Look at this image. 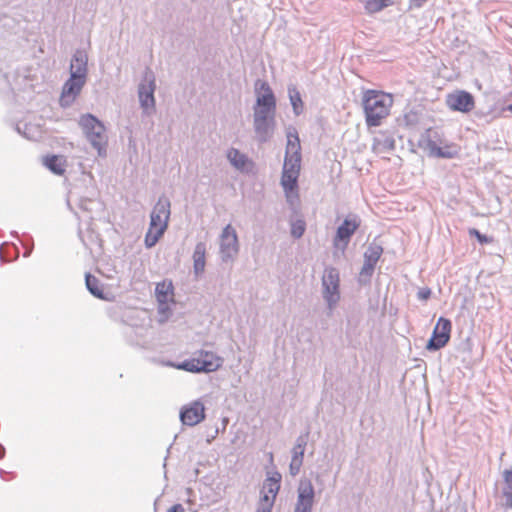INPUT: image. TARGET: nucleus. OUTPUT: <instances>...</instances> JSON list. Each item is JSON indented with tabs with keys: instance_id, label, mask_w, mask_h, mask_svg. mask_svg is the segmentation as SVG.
I'll use <instances>...</instances> for the list:
<instances>
[{
	"instance_id": "f257e3e1",
	"label": "nucleus",
	"mask_w": 512,
	"mask_h": 512,
	"mask_svg": "<svg viewBox=\"0 0 512 512\" xmlns=\"http://www.w3.org/2000/svg\"><path fill=\"white\" fill-rule=\"evenodd\" d=\"M256 101L253 105V129L259 143L270 141L276 129V97L266 81L255 83Z\"/></svg>"
},
{
	"instance_id": "f03ea898",
	"label": "nucleus",
	"mask_w": 512,
	"mask_h": 512,
	"mask_svg": "<svg viewBox=\"0 0 512 512\" xmlns=\"http://www.w3.org/2000/svg\"><path fill=\"white\" fill-rule=\"evenodd\" d=\"M362 102L366 124L369 127H376L381 124L383 118L389 115L393 100L389 94L367 90L363 94Z\"/></svg>"
},
{
	"instance_id": "7ed1b4c3",
	"label": "nucleus",
	"mask_w": 512,
	"mask_h": 512,
	"mask_svg": "<svg viewBox=\"0 0 512 512\" xmlns=\"http://www.w3.org/2000/svg\"><path fill=\"white\" fill-rule=\"evenodd\" d=\"M79 126L88 142L97 150L98 155L105 156L108 137L104 124L94 115L88 113L80 117Z\"/></svg>"
},
{
	"instance_id": "20e7f679",
	"label": "nucleus",
	"mask_w": 512,
	"mask_h": 512,
	"mask_svg": "<svg viewBox=\"0 0 512 512\" xmlns=\"http://www.w3.org/2000/svg\"><path fill=\"white\" fill-rule=\"evenodd\" d=\"M155 90L156 78L154 72L147 67L138 85L139 104L145 116H151L156 111Z\"/></svg>"
},
{
	"instance_id": "39448f33",
	"label": "nucleus",
	"mask_w": 512,
	"mask_h": 512,
	"mask_svg": "<svg viewBox=\"0 0 512 512\" xmlns=\"http://www.w3.org/2000/svg\"><path fill=\"white\" fill-rule=\"evenodd\" d=\"M196 357L184 361L180 368L188 372H214L223 365V358L211 351L200 350Z\"/></svg>"
},
{
	"instance_id": "423d86ee",
	"label": "nucleus",
	"mask_w": 512,
	"mask_h": 512,
	"mask_svg": "<svg viewBox=\"0 0 512 512\" xmlns=\"http://www.w3.org/2000/svg\"><path fill=\"white\" fill-rule=\"evenodd\" d=\"M322 296L332 312L340 301V276L334 267H327L322 276Z\"/></svg>"
},
{
	"instance_id": "0eeeda50",
	"label": "nucleus",
	"mask_w": 512,
	"mask_h": 512,
	"mask_svg": "<svg viewBox=\"0 0 512 512\" xmlns=\"http://www.w3.org/2000/svg\"><path fill=\"white\" fill-rule=\"evenodd\" d=\"M301 145L297 132L289 131L287 133V145L283 170L288 173L300 174L301 168Z\"/></svg>"
},
{
	"instance_id": "6e6552de",
	"label": "nucleus",
	"mask_w": 512,
	"mask_h": 512,
	"mask_svg": "<svg viewBox=\"0 0 512 512\" xmlns=\"http://www.w3.org/2000/svg\"><path fill=\"white\" fill-rule=\"evenodd\" d=\"M67 204L79 219L84 220H91L92 213L102 208L101 202L95 197V192L90 197L76 199H74V192H71Z\"/></svg>"
},
{
	"instance_id": "1a4fd4ad",
	"label": "nucleus",
	"mask_w": 512,
	"mask_h": 512,
	"mask_svg": "<svg viewBox=\"0 0 512 512\" xmlns=\"http://www.w3.org/2000/svg\"><path fill=\"white\" fill-rule=\"evenodd\" d=\"M239 252V242L236 230L228 224L220 235V257L222 262L234 261Z\"/></svg>"
},
{
	"instance_id": "9d476101",
	"label": "nucleus",
	"mask_w": 512,
	"mask_h": 512,
	"mask_svg": "<svg viewBox=\"0 0 512 512\" xmlns=\"http://www.w3.org/2000/svg\"><path fill=\"white\" fill-rule=\"evenodd\" d=\"M361 225L359 216L352 214L347 216L343 223L337 228L335 237L333 239V245L335 248L341 247L345 250L348 246L351 237L357 231Z\"/></svg>"
},
{
	"instance_id": "9b49d317",
	"label": "nucleus",
	"mask_w": 512,
	"mask_h": 512,
	"mask_svg": "<svg viewBox=\"0 0 512 512\" xmlns=\"http://www.w3.org/2000/svg\"><path fill=\"white\" fill-rule=\"evenodd\" d=\"M170 208V200L164 195L160 196L151 211L149 227L162 229L165 232L170 219Z\"/></svg>"
},
{
	"instance_id": "f8f14e48",
	"label": "nucleus",
	"mask_w": 512,
	"mask_h": 512,
	"mask_svg": "<svg viewBox=\"0 0 512 512\" xmlns=\"http://www.w3.org/2000/svg\"><path fill=\"white\" fill-rule=\"evenodd\" d=\"M451 321L447 318L440 317L433 329L431 338L426 344L429 351H437L443 348L450 339Z\"/></svg>"
},
{
	"instance_id": "ddd939ff",
	"label": "nucleus",
	"mask_w": 512,
	"mask_h": 512,
	"mask_svg": "<svg viewBox=\"0 0 512 512\" xmlns=\"http://www.w3.org/2000/svg\"><path fill=\"white\" fill-rule=\"evenodd\" d=\"M315 490L309 479H301L297 489L294 512H312Z\"/></svg>"
},
{
	"instance_id": "4468645a",
	"label": "nucleus",
	"mask_w": 512,
	"mask_h": 512,
	"mask_svg": "<svg viewBox=\"0 0 512 512\" xmlns=\"http://www.w3.org/2000/svg\"><path fill=\"white\" fill-rule=\"evenodd\" d=\"M87 79L71 74L64 83L60 96V105L64 108L71 106L82 91Z\"/></svg>"
},
{
	"instance_id": "2eb2a0df",
	"label": "nucleus",
	"mask_w": 512,
	"mask_h": 512,
	"mask_svg": "<svg viewBox=\"0 0 512 512\" xmlns=\"http://www.w3.org/2000/svg\"><path fill=\"white\" fill-rule=\"evenodd\" d=\"M179 417L183 425L193 427L205 419V406L200 400L192 401L181 408Z\"/></svg>"
},
{
	"instance_id": "dca6fc26",
	"label": "nucleus",
	"mask_w": 512,
	"mask_h": 512,
	"mask_svg": "<svg viewBox=\"0 0 512 512\" xmlns=\"http://www.w3.org/2000/svg\"><path fill=\"white\" fill-rule=\"evenodd\" d=\"M446 103L450 109L463 113L470 112L475 106L473 96L466 91L449 94Z\"/></svg>"
},
{
	"instance_id": "f3484780",
	"label": "nucleus",
	"mask_w": 512,
	"mask_h": 512,
	"mask_svg": "<svg viewBox=\"0 0 512 512\" xmlns=\"http://www.w3.org/2000/svg\"><path fill=\"white\" fill-rule=\"evenodd\" d=\"M227 159L229 163L238 171L242 173H249L254 164L253 161L248 158V156L242 153L240 150L236 148H230L226 153Z\"/></svg>"
},
{
	"instance_id": "a211bd4d",
	"label": "nucleus",
	"mask_w": 512,
	"mask_h": 512,
	"mask_svg": "<svg viewBox=\"0 0 512 512\" xmlns=\"http://www.w3.org/2000/svg\"><path fill=\"white\" fill-rule=\"evenodd\" d=\"M75 74L78 77L87 79L88 74V54L83 49H77L70 63V75Z\"/></svg>"
},
{
	"instance_id": "6ab92c4d",
	"label": "nucleus",
	"mask_w": 512,
	"mask_h": 512,
	"mask_svg": "<svg viewBox=\"0 0 512 512\" xmlns=\"http://www.w3.org/2000/svg\"><path fill=\"white\" fill-rule=\"evenodd\" d=\"M282 476L278 471L268 472L267 478L264 481L263 488L261 490V496L264 493L269 495V498L275 500L279 490Z\"/></svg>"
},
{
	"instance_id": "aec40b11",
	"label": "nucleus",
	"mask_w": 512,
	"mask_h": 512,
	"mask_svg": "<svg viewBox=\"0 0 512 512\" xmlns=\"http://www.w3.org/2000/svg\"><path fill=\"white\" fill-rule=\"evenodd\" d=\"M206 243L198 242L195 245L193 258V271L196 276L201 275L205 270L206 265Z\"/></svg>"
},
{
	"instance_id": "412c9836",
	"label": "nucleus",
	"mask_w": 512,
	"mask_h": 512,
	"mask_svg": "<svg viewBox=\"0 0 512 512\" xmlns=\"http://www.w3.org/2000/svg\"><path fill=\"white\" fill-rule=\"evenodd\" d=\"M85 284L87 290L96 298L108 300V297L105 295L102 284L98 278L91 275L90 273H86L85 275Z\"/></svg>"
},
{
	"instance_id": "4be33fe9",
	"label": "nucleus",
	"mask_w": 512,
	"mask_h": 512,
	"mask_svg": "<svg viewBox=\"0 0 512 512\" xmlns=\"http://www.w3.org/2000/svg\"><path fill=\"white\" fill-rule=\"evenodd\" d=\"M173 289L171 281H162L156 285L155 293L160 305L168 303L173 296Z\"/></svg>"
},
{
	"instance_id": "5701e85b",
	"label": "nucleus",
	"mask_w": 512,
	"mask_h": 512,
	"mask_svg": "<svg viewBox=\"0 0 512 512\" xmlns=\"http://www.w3.org/2000/svg\"><path fill=\"white\" fill-rule=\"evenodd\" d=\"M503 487L502 495L505 498V507L512 508V469H505L502 473Z\"/></svg>"
},
{
	"instance_id": "b1692460",
	"label": "nucleus",
	"mask_w": 512,
	"mask_h": 512,
	"mask_svg": "<svg viewBox=\"0 0 512 512\" xmlns=\"http://www.w3.org/2000/svg\"><path fill=\"white\" fill-rule=\"evenodd\" d=\"M305 449H299L297 447H293L291 450V462L289 464V472L290 475L295 477L300 473L301 467L303 465Z\"/></svg>"
},
{
	"instance_id": "393cba45",
	"label": "nucleus",
	"mask_w": 512,
	"mask_h": 512,
	"mask_svg": "<svg viewBox=\"0 0 512 512\" xmlns=\"http://www.w3.org/2000/svg\"><path fill=\"white\" fill-rule=\"evenodd\" d=\"M65 159L62 156L52 155L44 160V165L54 174L62 175L65 172Z\"/></svg>"
},
{
	"instance_id": "a878e982",
	"label": "nucleus",
	"mask_w": 512,
	"mask_h": 512,
	"mask_svg": "<svg viewBox=\"0 0 512 512\" xmlns=\"http://www.w3.org/2000/svg\"><path fill=\"white\" fill-rule=\"evenodd\" d=\"M428 148H429L431 155L436 156L438 158L451 159V158L455 157L457 154V151L455 149H453L452 147H449V146L439 147L433 141L428 142Z\"/></svg>"
},
{
	"instance_id": "bb28decb",
	"label": "nucleus",
	"mask_w": 512,
	"mask_h": 512,
	"mask_svg": "<svg viewBox=\"0 0 512 512\" xmlns=\"http://www.w3.org/2000/svg\"><path fill=\"white\" fill-rule=\"evenodd\" d=\"M288 95L294 114L296 116H299L304 111V104L300 92L297 90L295 86H289Z\"/></svg>"
},
{
	"instance_id": "cd10ccee",
	"label": "nucleus",
	"mask_w": 512,
	"mask_h": 512,
	"mask_svg": "<svg viewBox=\"0 0 512 512\" xmlns=\"http://www.w3.org/2000/svg\"><path fill=\"white\" fill-rule=\"evenodd\" d=\"M368 14L382 11L390 5V0H359Z\"/></svg>"
},
{
	"instance_id": "c85d7f7f",
	"label": "nucleus",
	"mask_w": 512,
	"mask_h": 512,
	"mask_svg": "<svg viewBox=\"0 0 512 512\" xmlns=\"http://www.w3.org/2000/svg\"><path fill=\"white\" fill-rule=\"evenodd\" d=\"M382 253H383V248L381 245L376 244V243H371L367 247V249L364 253V260H365V262H370V263H373L376 265L382 255Z\"/></svg>"
},
{
	"instance_id": "c756f323",
	"label": "nucleus",
	"mask_w": 512,
	"mask_h": 512,
	"mask_svg": "<svg viewBox=\"0 0 512 512\" xmlns=\"http://www.w3.org/2000/svg\"><path fill=\"white\" fill-rule=\"evenodd\" d=\"M17 131L28 140H37L38 138L41 137V129L39 128V126L36 125L25 123L23 125V131L22 128L18 125Z\"/></svg>"
},
{
	"instance_id": "7c9ffc66",
	"label": "nucleus",
	"mask_w": 512,
	"mask_h": 512,
	"mask_svg": "<svg viewBox=\"0 0 512 512\" xmlns=\"http://www.w3.org/2000/svg\"><path fill=\"white\" fill-rule=\"evenodd\" d=\"M298 177L299 174L288 173L282 171L281 185L283 190H295L298 189Z\"/></svg>"
},
{
	"instance_id": "2f4dec72",
	"label": "nucleus",
	"mask_w": 512,
	"mask_h": 512,
	"mask_svg": "<svg viewBox=\"0 0 512 512\" xmlns=\"http://www.w3.org/2000/svg\"><path fill=\"white\" fill-rule=\"evenodd\" d=\"M164 233L165 232H163L162 229H155L149 227L144 238L145 247L148 249L154 247Z\"/></svg>"
},
{
	"instance_id": "473e14b6",
	"label": "nucleus",
	"mask_w": 512,
	"mask_h": 512,
	"mask_svg": "<svg viewBox=\"0 0 512 512\" xmlns=\"http://www.w3.org/2000/svg\"><path fill=\"white\" fill-rule=\"evenodd\" d=\"M306 230V222L299 218L291 221V236L295 239H299L303 236Z\"/></svg>"
},
{
	"instance_id": "72a5a7b5",
	"label": "nucleus",
	"mask_w": 512,
	"mask_h": 512,
	"mask_svg": "<svg viewBox=\"0 0 512 512\" xmlns=\"http://www.w3.org/2000/svg\"><path fill=\"white\" fill-rule=\"evenodd\" d=\"M375 264L370 262H365L361 268V271L359 273V282L360 283H368L370 281V278L372 277L374 270H375Z\"/></svg>"
},
{
	"instance_id": "f704fd0d",
	"label": "nucleus",
	"mask_w": 512,
	"mask_h": 512,
	"mask_svg": "<svg viewBox=\"0 0 512 512\" xmlns=\"http://www.w3.org/2000/svg\"><path fill=\"white\" fill-rule=\"evenodd\" d=\"M274 501V499L269 498L268 494L264 493L260 497L256 512H271Z\"/></svg>"
},
{
	"instance_id": "c9c22d12",
	"label": "nucleus",
	"mask_w": 512,
	"mask_h": 512,
	"mask_svg": "<svg viewBox=\"0 0 512 512\" xmlns=\"http://www.w3.org/2000/svg\"><path fill=\"white\" fill-rule=\"evenodd\" d=\"M286 201L291 207H294L299 202L298 189L295 190H284Z\"/></svg>"
},
{
	"instance_id": "e433bc0d",
	"label": "nucleus",
	"mask_w": 512,
	"mask_h": 512,
	"mask_svg": "<svg viewBox=\"0 0 512 512\" xmlns=\"http://www.w3.org/2000/svg\"><path fill=\"white\" fill-rule=\"evenodd\" d=\"M469 233L471 236H475L481 244L491 243L493 241L492 237L480 233L477 229H471Z\"/></svg>"
},
{
	"instance_id": "4c0bfd02",
	"label": "nucleus",
	"mask_w": 512,
	"mask_h": 512,
	"mask_svg": "<svg viewBox=\"0 0 512 512\" xmlns=\"http://www.w3.org/2000/svg\"><path fill=\"white\" fill-rule=\"evenodd\" d=\"M308 437H309V431H306L305 433L299 435L296 439V443L294 446L299 449H305L307 442H308Z\"/></svg>"
},
{
	"instance_id": "58836bf2",
	"label": "nucleus",
	"mask_w": 512,
	"mask_h": 512,
	"mask_svg": "<svg viewBox=\"0 0 512 512\" xmlns=\"http://www.w3.org/2000/svg\"><path fill=\"white\" fill-rule=\"evenodd\" d=\"M431 296V290L429 288L420 289L417 293V297L420 300H428Z\"/></svg>"
},
{
	"instance_id": "ea45409f",
	"label": "nucleus",
	"mask_w": 512,
	"mask_h": 512,
	"mask_svg": "<svg viewBox=\"0 0 512 512\" xmlns=\"http://www.w3.org/2000/svg\"><path fill=\"white\" fill-rule=\"evenodd\" d=\"M382 145H383L385 148H387L388 150H393V149H394V147H395V141H394L393 139H391V138H386V139L383 141Z\"/></svg>"
},
{
	"instance_id": "a19ab883",
	"label": "nucleus",
	"mask_w": 512,
	"mask_h": 512,
	"mask_svg": "<svg viewBox=\"0 0 512 512\" xmlns=\"http://www.w3.org/2000/svg\"><path fill=\"white\" fill-rule=\"evenodd\" d=\"M185 509L182 504H175L167 510V512H184Z\"/></svg>"
},
{
	"instance_id": "79ce46f5",
	"label": "nucleus",
	"mask_w": 512,
	"mask_h": 512,
	"mask_svg": "<svg viewBox=\"0 0 512 512\" xmlns=\"http://www.w3.org/2000/svg\"><path fill=\"white\" fill-rule=\"evenodd\" d=\"M130 342L134 345H137V346H142L144 347V343L139 341V340H133V339H130Z\"/></svg>"
},
{
	"instance_id": "37998d69",
	"label": "nucleus",
	"mask_w": 512,
	"mask_h": 512,
	"mask_svg": "<svg viewBox=\"0 0 512 512\" xmlns=\"http://www.w3.org/2000/svg\"><path fill=\"white\" fill-rule=\"evenodd\" d=\"M5 455V449L3 446H1V453H0V458H3Z\"/></svg>"
},
{
	"instance_id": "c03bdc74",
	"label": "nucleus",
	"mask_w": 512,
	"mask_h": 512,
	"mask_svg": "<svg viewBox=\"0 0 512 512\" xmlns=\"http://www.w3.org/2000/svg\"><path fill=\"white\" fill-rule=\"evenodd\" d=\"M508 110L512 112V104L508 107Z\"/></svg>"
},
{
	"instance_id": "a18cd8bd",
	"label": "nucleus",
	"mask_w": 512,
	"mask_h": 512,
	"mask_svg": "<svg viewBox=\"0 0 512 512\" xmlns=\"http://www.w3.org/2000/svg\"><path fill=\"white\" fill-rule=\"evenodd\" d=\"M126 335H127L129 338H131V334H130L128 331L126 332Z\"/></svg>"
},
{
	"instance_id": "49530a36",
	"label": "nucleus",
	"mask_w": 512,
	"mask_h": 512,
	"mask_svg": "<svg viewBox=\"0 0 512 512\" xmlns=\"http://www.w3.org/2000/svg\"><path fill=\"white\" fill-rule=\"evenodd\" d=\"M29 254H30V251H29V252L24 253V256H28Z\"/></svg>"
}]
</instances>
